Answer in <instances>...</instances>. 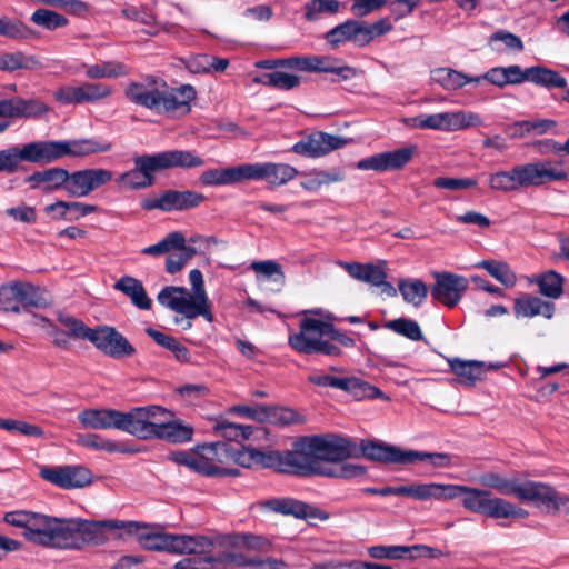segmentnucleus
I'll use <instances>...</instances> for the list:
<instances>
[{
    "label": "nucleus",
    "instance_id": "a211bd4d",
    "mask_svg": "<svg viewBox=\"0 0 569 569\" xmlns=\"http://www.w3.org/2000/svg\"><path fill=\"white\" fill-rule=\"evenodd\" d=\"M112 88L104 83L84 82L81 86H64L54 91V99L62 104H82L108 98Z\"/></svg>",
    "mask_w": 569,
    "mask_h": 569
},
{
    "label": "nucleus",
    "instance_id": "2f4dec72",
    "mask_svg": "<svg viewBox=\"0 0 569 569\" xmlns=\"http://www.w3.org/2000/svg\"><path fill=\"white\" fill-rule=\"evenodd\" d=\"M264 506L274 511L286 516H293L299 519H327V515H321L317 508H313L302 501L291 498L270 499L264 502Z\"/></svg>",
    "mask_w": 569,
    "mask_h": 569
},
{
    "label": "nucleus",
    "instance_id": "6ab92c4d",
    "mask_svg": "<svg viewBox=\"0 0 569 569\" xmlns=\"http://www.w3.org/2000/svg\"><path fill=\"white\" fill-rule=\"evenodd\" d=\"M134 168L117 178L119 187L127 189H146L154 183V173L159 172L153 154H142L133 159Z\"/></svg>",
    "mask_w": 569,
    "mask_h": 569
},
{
    "label": "nucleus",
    "instance_id": "423d86ee",
    "mask_svg": "<svg viewBox=\"0 0 569 569\" xmlns=\"http://www.w3.org/2000/svg\"><path fill=\"white\" fill-rule=\"evenodd\" d=\"M28 162L52 163L64 157H86L111 150L112 144L97 139L34 141L26 143Z\"/></svg>",
    "mask_w": 569,
    "mask_h": 569
},
{
    "label": "nucleus",
    "instance_id": "a18cd8bd",
    "mask_svg": "<svg viewBox=\"0 0 569 569\" xmlns=\"http://www.w3.org/2000/svg\"><path fill=\"white\" fill-rule=\"evenodd\" d=\"M77 442L83 447L92 448L96 450H102V451H107V452H122V453L137 452V450L129 448L121 442L106 439L96 433L79 435L77 437Z\"/></svg>",
    "mask_w": 569,
    "mask_h": 569
},
{
    "label": "nucleus",
    "instance_id": "0e129e2a",
    "mask_svg": "<svg viewBox=\"0 0 569 569\" xmlns=\"http://www.w3.org/2000/svg\"><path fill=\"white\" fill-rule=\"evenodd\" d=\"M385 327L413 341L423 339L418 322L411 319L398 318L390 320L386 322Z\"/></svg>",
    "mask_w": 569,
    "mask_h": 569
},
{
    "label": "nucleus",
    "instance_id": "4468645a",
    "mask_svg": "<svg viewBox=\"0 0 569 569\" xmlns=\"http://www.w3.org/2000/svg\"><path fill=\"white\" fill-rule=\"evenodd\" d=\"M206 201V197L193 190H166L158 196L146 198L141 201V208L148 211L161 210L186 211L199 207Z\"/></svg>",
    "mask_w": 569,
    "mask_h": 569
},
{
    "label": "nucleus",
    "instance_id": "e433bc0d",
    "mask_svg": "<svg viewBox=\"0 0 569 569\" xmlns=\"http://www.w3.org/2000/svg\"><path fill=\"white\" fill-rule=\"evenodd\" d=\"M555 305L549 301H543L538 297L523 295L515 300V316L517 318H532L536 316H543L550 319L553 316Z\"/></svg>",
    "mask_w": 569,
    "mask_h": 569
},
{
    "label": "nucleus",
    "instance_id": "ddd939ff",
    "mask_svg": "<svg viewBox=\"0 0 569 569\" xmlns=\"http://www.w3.org/2000/svg\"><path fill=\"white\" fill-rule=\"evenodd\" d=\"M140 407L128 412L116 409H86L78 415L79 421L92 429H118L136 437Z\"/></svg>",
    "mask_w": 569,
    "mask_h": 569
},
{
    "label": "nucleus",
    "instance_id": "8fccbe9b",
    "mask_svg": "<svg viewBox=\"0 0 569 569\" xmlns=\"http://www.w3.org/2000/svg\"><path fill=\"white\" fill-rule=\"evenodd\" d=\"M478 268L485 269L492 278L506 287H513L517 281L515 272L508 263L498 260H482L477 263Z\"/></svg>",
    "mask_w": 569,
    "mask_h": 569
},
{
    "label": "nucleus",
    "instance_id": "338daca9",
    "mask_svg": "<svg viewBox=\"0 0 569 569\" xmlns=\"http://www.w3.org/2000/svg\"><path fill=\"white\" fill-rule=\"evenodd\" d=\"M34 24L41 26L48 30H54L64 27L68 20L62 14L48 9H38L31 16Z\"/></svg>",
    "mask_w": 569,
    "mask_h": 569
},
{
    "label": "nucleus",
    "instance_id": "f8f14e48",
    "mask_svg": "<svg viewBox=\"0 0 569 569\" xmlns=\"http://www.w3.org/2000/svg\"><path fill=\"white\" fill-rule=\"evenodd\" d=\"M57 518L27 510H14L3 515V521L10 526L22 528L23 537L36 545L52 547Z\"/></svg>",
    "mask_w": 569,
    "mask_h": 569
},
{
    "label": "nucleus",
    "instance_id": "1a4fd4ad",
    "mask_svg": "<svg viewBox=\"0 0 569 569\" xmlns=\"http://www.w3.org/2000/svg\"><path fill=\"white\" fill-rule=\"evenodd\" d=\"M462 506L471 512L483 513L495 519H525L529 516L526 509L517 507L503 498L492 497L488 490L468 486L462 496Z\"/></svg>",
    "mask_w": 569,
    "mask_h": 569
},
{
    "label": "nucleus",
    "instance_id": "ea45409f",
    "mask_svg": "<svg viewBox=\"0 0 569 569\" xmlns=\"http://www.w3.org/2000/svg\"><path fill=\"white\" fill-rule=\"evenodd\" d=\"M16 284L21 309L46 308L50 306L51 298L46 289L33 286L30 282L16 281Z\"/></svg>",
    "mask_w": 569,
    "mask_h": 569
},
{
    "label": "nucleus",
    "instance_id": "b1692460",
    "mask_svg": "<svg viewBox=\"0 0 569 569\" xmlns=\"http://www.w3.org/2000/svg\"><path fill=\"white\" fill-rule=\"evenodd\" d=\"M298 170L288 163H247L249 180H264L272 187H280L298 176Z\"/></svg>",
    "mask_w": 569,
    "mask_h": 569
},
{
    "label": "nucleus",
    "instance_id": "58836bf2",
    "mask_svg": "<svg viewBox=\"0 0 569 569\" xmlns=\"http://www.w3.org/2000/svg\"><path fill=\"white\" fill-rule=\"evenodd\" d=\"M482 78L491 84L502 89L508 84H521L525 82V70L518 64L508 67H493L482 73Z\"/></svg>",
    "mask_w": 569,
    "mask_h": 569
},
{
    "label": "nucleus",
    "instance_id": "39448f33",
    "mask_svg": "<svg viewBox=\"0 0 569 569\" xmlns=\"http://www.w3.org/2000/svg\"><path fill=\"white\" fill-rule=\"evenodd\" d=\"M172 413L160 406L140 407L136 437L142 440L163 439L169 442L191 440L193 428L180 420H168Z\"/></svg>",
    "mask_w": 569,
    "mask_h": 569
},
{
    "label": "nucleus",
    "instance_id": "4be33fe9",
    "mask_svg": "<svg viewBox=\"0 0 569 569\" xmlns=\"http://www.w3.org/2000/svg\"><path fill=\"white\" fill-rule=\"evenodd\" d=\"M40 476L62 489L83 488L92 481L91 471L82 466L43 468L40 470Z\"/></svg>",
    "mask_w": 569,
    "mask_h": 569
},
{
    "label": "nucleus",
    "instance_id": "dca6fc26",
    "mask_svg": "<svg viewBox=\"0 0 569 569\" xmlns=\"http://www.w3.org/2000/svg\"><path fill=\"white\" fill-rule=\"evenodd\" d=\"M415 128L456 131L479 124L480 118L475 113L440 112L433 114H419L408 120Z\"/></svg>",
    "mask_w": 569,
    "mask_h": 569
},
{
    "label": "nucleus",
    "instance_id": "49530a36",
    "mask_svg": "<svg viewBox=\"0 0 569 569\" xmlns=\"http://www.w3.org/2000/svg\"><path fill=\"white\" fill-rule=\"evenodd\" d=\"M251 269L256 272L259 282H274L278 287L276 291H280L284 286L286 277L278 262L273 260L254 261L251 263Z\"/></svg>",
    "mask_w": 569,
    "mask_h": 569
},
{
    "label": "nucleus",
    "instance_id": "f704fd0d",
    "mask_svg": "<svg viewBox=\"0 0 569 569\" xmlns=\"http://www.w3.org/2000/svg\"><path fill=\"white\" fill-rule=\"evenodd\" d=\"M199 180L204 186H229L248 181L247 163L224 169H209L203 171Z\"/></svg>",
    "mask_w": 569,
    "mask_h": 569
},
{
    "label": "nucleus",
    "instance_id": "aec40b11",
    "mask_svg": "<svg viewBox=\"0 0 569 569\" xmlns=\"http://www.w3.org/2000/svg\"><path fill=\"white\" fill-rule=\"evenodd\" d=\"M415 146H407L392 151H385L361 159L357 163L359 170H372L377 172L396 171L410 162L415 152Z\"/></svg>",
    "mask_w": 569,
    "mask_h": 569
},
{
    "label": "nucleus",
    "instance_id": "4c0bfd02",
    "mask_svg": "<svg viewBox=\"0 0 569 569\" xmlns=\"http://www.w3.org/2000/svg\"><path fill=\"white\" fill-rule=\"evenodd\" d=\"M229 546V568L231 567H254L257 569H286L287 563L277 558H248L237 550L239 538Z\"/></svg>",
    "mask_w": 569,
    "mask_h": 569
},
{
    "label": "nucleus",
    "instance_id": "37998d69",
    "mask_svg": "<svg viewBox=\"0 0 569 569\" xmlns=\"http://www.w3.org/2000/svg\"><path fill=\"white\" fill-rule=\"evenodd\" d=\"M217 431L229 441L248 440L250 438L259 439L267 435L262 428H253L251 426L238 425L223 421L217 425Z\"/></svg>",
    "mask_w": 569,
    "mask_h": 569
},
{
    "label": "nucleus",
    "instance_id": "864d4df0",
    "mask_svg": "<svg viewBox=\"0 0 569 569\" xmlns=\"http://www.w3.org/2000/svg\"><path fill=\"white\" fill-rule=\"evenodd\" d=\"M399 291L406 302L419 307L428 295V288L421 280H400Z\"/></svg>",
    "mask_w": 569,
    "mask_h": 569
},
{
    "label": "nucleus",
    "instance_id": "72a5a7b5",
    "mask_svg": "<svg viewBox=\"0 0 569 569\" xmlns=\"http://www.w3.org/2000/svg\"><path fill=\"white\" fill-rule=\"evenodd\" d=\"M68 170L63 168H49L42 171H34L26 178V182L32 189H41L43 192H53L67 189Z\"/></svg>",
    "mask_w": 569,
    "mask_h": 569
},
{
    "label": "nucleus",
    "instance_id": "c9c22d12",
    "mask_svg": "<svg viewBox=\"0 0 569 569\" xmlns=\"http://www.w3.org/2000/svg\"><path fill=\"white\" fill-rule=\"evenodd\" d=\"M450 370L457 376V381L466 387H472L481 380L485 373V362L476 360L448 359Z\"/></svg>",
    "mask_w": 569,
    "mask_h": 569
},
{
    "label": "nucleus",
    "instance_id": "79ce46f5",
    "mask_svg": "<svg viewBox=\"0 0 569 569\" xmlns=\"http://www.w3.org/2000/svg\"><path fill=\"white\" fill-rule=\"evenodd\" d=\"M113 288L128 296L131 302L139 309H150L151 300L148 298L142 283L136 278L124 276L113 284Z\"/></svg>",
    "mask_w": 569,
    "mask_h": 569
},
{
    "label": "nucleus",
    "instance_id": "de8ad7c7",
    "mask_svg": "<svg viewBox=\"0 0 569 569\" xmlns=\"http://www.w3.org/2000/svg\"><path fill=\"white\" fill-rule=\"evenodd\" d=\"M130 73L128 66L120 61H103L86 67V77L89 79L119 78Z\"/></svg>",
    "mask_w": 569,
    "mask_h": 569
},
{
    "label": "nucleus",
    "instance_id": "473e14b6",
    "mask_svg": "<svg viewBox=\"0 0 569 569\" xmlns=\"http://www.w3.org/2000/svg\"><path fill=\"white\" fill-rule=\"evenodd\" d=\"M360 449L362 455L372 461L406 465L407 450L399 447L371 440H361Z\"/></svg>",
    "mask_w": 569,
    "mask_h": 569
},
{
    "label": "nucleus",
    "instance_id": "a878e982",
    "mask_svg": "<svg viewBox=\"0 0 569 569\" xmlns=\"http://www.w3.org/2000/svg\"><path fill=\"white\" fill-rule=\"evenodd\" d=\"M318 458L328 465H348L346 459L351 457L353 445L339 437L315 436Z\"/></svg>",
    "mask_w": 569,
    "mask_h": 569
},
{
    "label": "nucleus",
    "instance_id": "c85d7f7f",
    "mask_svg": "<svg viewBox=\"0 0 569 569\" xmlns=\"http://www.w3.org/2000/svg\"><path fill=\"white\" fill-rule=\"evenodd\" d=\"M323 39L330 49L336 50L346 42H351L356 47H366V41L360 20L349 19L337 24L323 34Z\"/></svg>",
    "mask_w": 569,
    "mask_h": 569
},
{
    "label": "nucleus",
    "instance_id": "7ed1b4c3",
    "mask_svg": "<svg viewBox=\"0 0 569 569\" xmlns=\"http://www.w3.org/2000/svg\"><path fill=\"white\" fill-rule=\"evenodd\" d=\"M191 291L184 287H166L158 295V301L186 319L176 317L174 322L181 323L182 329L188 330L192 327L191 320L202 316L207 321H213L211 312V302L207 296L202 272L193 269L189 273Z\"/></svg>",
    "mask_w": 569,
    "mask_h": 569
},
{
    "label": "nucleus",
    "instance_id": "bb28decb",
    "mask_svg": "<svg viewBox=\"0 0 569 569\" xmlns=\"http://www.w3.org/2000/svg\"><path fill=\"white\" fill-rule=\"evenodd\" d=\"M166 88L160 92L158 113H173L180 111L187 113L190 111V102L196 98V90L190 84H183L179 88H167L166 82L161 81Z\"/></svg>",
    "mask_w": 569,
    "mask_h": 569
},
{
    "label": "nucleus",
    "instance_id": "603ef678",
    "mask_svg": "<svg viewBox=\"0 0 569 569\" xmlns=\"http://www.w3.org/2000/svg\"><path fill=\"white\" fill-rule=\"evenodd\" d=\"M58 322L64 328L70 338L77 340H90L93 328L88 327L81 319L67 313H58Z\"/></svg>",
    "mask_w": 569,
    "mask_h": 569
},
{
    "label": "nucleus",
    "instance_id": "774afa93",
    "mask_svg": "<svg viewBox=\"0 0 569 569\" xmlns=\"http://www.w3.org/2000/svg\"><path fill=\"white\" fill-rule=\"evenodd\" d=\"M183 242L184 236L181 232H170L158 243L143 248L142 253L149 256L169 254L172 248L182 246Z\"/></svg>",
    "mask_w": 569,
    "mask_h": 569
},
{
    "label": "nucleus",
    "instance_id": "6e6552de",
    "mask_svg": "<svg viewBox=\"0 0 569 569\" xmlns=\"http://www.w3.org/2000/svg\"><path fill=\"white\" fill-rule=\"evenodd\" d=\"M191 538H202L208 546L194 548V551H182L191 557L183 558L176 562L174 569H228L229 568V546L233 545L236 539L229 537H214L209 539L204 536H191Z\"/></svg>",
    "mask_w": 569,
    "mask_h": 569
},
{
    "label": "nucleus",
    "instance_id": "f03ea898",
    "mask_svg": "<svg viewBox=\"0 0 569 569\" xmlns=\"http://www.w3.org/2000/svg\"><path fill=\"white\" fill-rule=\"evenodd\" d=\"M320 309L305 310L299 323V331L289 336L288 342L298 352L312 355L321 353L337 357L341 350L336 345L325 340L329 337L345 347H353L355 340L337 330L332 323L315 318L311 315H320Z\"/></svg>",
    "mask_w": 569,
    "mask_h": 569
},
{
    "label": "nucleus",
    "instance_id": "393cba45",
    "mask_svg": "<svg viewBox=\"0 0 569 569\" xmlns=\"http://www.w3.org/2000/svg\"><path fill=\"white\" fill-rule=\"evenodd\" d=\"M480 483L495 489L503 496H515L521 501H529L535 481H519L517 478H507L499 472H486L480 477Z\"/></svg>",
    "mask_w": 569,
    "mask_h": 569
},
{
    "label": "nucleus",
    "instance_id": "5701e85b",
    "mask_svg": "<svg viewBox=\"0 0 569 569\" xmlns=\"http://www.w3.org/2000/svg\"><path fill=\"white\" fill-rule=\"evenodd\" d=\"M436 283L431 288V296L447 307H455L468 289L469 282L463 276L451 272L435 273Z\"/></svg>",
    "mask_w": 569,
    "mask_h": 569
},
{
    "label": "nucleus",
    "instance_id": "6e6d98bb",
    "mask_svg": "<svg viewBox=\"0 0 569 569\" xmlns=\"http://www.w3.org/2000/svg\"><path fill=\"white\" fill-rule=\"evenodd\" d=\"M431 79L447 91H455L462 88L465 73L451 68H437L431 71Z\"/></svg>",
    "mask_w": 569,
    "mask_h": 569
},
{
    "label": "nucleus",
    "instance_id": "e2e57ef3",
    "mask_svg": "<svg viewBox=\"0 0 569 569\" xmlns=\"http://www.w3.org/2000/svg\"><path fill=\"white\" fill-rule=\"evenodd\" d=\"M190 470L209 477L216 476L218 473H231V471L220 469V467H217L212 462V457L208 452V446L203 447L200 452H194L193 462Z\"/></svg>",
    "mask_w": 569,
    "mask_h": 569
},
{
    "label": "nucleus",
    "instance_id": "412c9836",
    "mask_svg": "<svg viewBox=\"0 0 569 569\" xmlns=\"http://www.w3.org/2000/svg\"><path fill=\"white\" fill-rule=\"evenodd\" d=\"M347 140L337 134L318 131L296 142L291 151L303 157H322L331 151L345 147Z\"/></svg>",
    "mask_w": 569,
    "mask_h": 569
},
{
    "label": "nucleus",
    "instance_id": "680f3d73",
    "mask_svg": "<svg viewBox=\"0 0 569 569\" xmlns=\"http://www.w3.org/2000/svg\"><path fill=\"white\" fill-rule=\"evenodd\" d=\"M21 161H28L26 146L0 150V172H17Z\"/></svg>",
    "mask_w": 569,
    "mask_h": 569
},
{
    "label": "nucleus",
    "instance_id": "4d7b16f0",
    "mask_svg": "<svg viewBox=\"0 0 569 569\" xmlns=\"http://www.w3.org/2000/svg\"><path fill=\"white\" fill-rule=\"evenodd\" d=\"M305 18L308 21H317L325 16L336 14L340 9L338 0H310L305 7Z\"/></svg>",
    "mask_w": 569,
    "mask_h": 569
},
{
    "label": "nucleus",
    "instance_id": "c03bdc74",
    "mask_svg": "<svg viewBox=\"0 0 569 569\" xmlns=\"http://www.w3.org/2000/svg\"><path fill=\"white\" fill-rule=\"evenodd\" d=\"M319 73H331L335 77L331 79L332 83L351 80L359 76V70L352 66L342 63L336 57L323 56L320 64Z\"/></svg>",
    "mask_w": 569,
    "mask_h": 569
},
{
    "label": "nucleus",
    "instance_id": "09e8293b",
    "mask_svg": "<svg viewBox=\"0 0 569 569\" xmlns=\"http://www.w3.org/2000/svg\"><path fill=\"white\" fill-rule=\"evenodd\" d=\"M146 333L154 340V342L162 348L171 351L174 358L180 362H188L190 360V352L186 346H183L174 337L168 336L161 331H158L151 327L146 329Z\"/></svg>",
    "mask_w": 569,
    "mask_h": 569
},
{
    "label": "nucleus",
    "instance_id": "9d476101",
    "mask_svg": "<svg viewBox=\"0 0 569 569\" xmlns=\"http://www.w3.org/2000/svg\"><path fill=\"white\" fill-rule=\"evenodd\" d=\"M128 528L130 532H132V528H136L138 542L147 550L182 552L194 551L197 546L199 548L208 546L202 538H191L189 535L166 533L137 522H129Z\"/></svg>",
    "mask_w": 569,
    "mask_h": 569
},
{
    "label": "nucleus",
    "instance_id": "f257e3e1",
    "mask_svg": "<svg viewBox=\"0 0 569 569\" xmlns=\"http://www.w3.org/2000/svg\"><path fill=\"white\" fill-rule=\"evenodd\" d=\"M264 468L299 476L317 475L340 479H352L366 473V468L358 463L328 465L320 461L315 436L298 439L292 450L264 451Z\"/></svg>",
    "mask_w": 569,
    "mask_h": 569
},
{
    "label": "nucleus",
    "instance_id": "052dcab7",
    "mask_svg": "<svg viewBox=\"0 0 569 569\" xmlns=\"http://www.w3.org/2000/svg\"><path fill=\"white\" fill-rule=\"evenodd\" d=\"M417 461H429L435 468H448L452 465L451 456L449 453L407 450L406 465L415 463Z\"/></svg>",
    "mask_w": 569,
    "mask_h": 569
},
{
    "label": "nucleus",
    "instance_id": "a19ab883",
    "mask_svg": "<svg viewBox=\"0 0 569 569\" xmlns=\"http://www.w3.org/2000/svg\"><path fill=\"white\" fill-rule=\"evenodd\" d=\"M525 81H530L547 89H566L567 80L559 72L542 66L525 69Z\"/></svg>",
    "mask_w": 569,
    "mask_h": 569
},
{
    "label": "nucleus",
    "instance_id": "13d9d810",
    "mask_svg": "<svg viewBox=\"0 0 569 569\" xmlns=\"http://www.w3.org/2000/svg\"><path fill=\"white\" fill-rule=\"evenodd\" d=\"M196 248L187 246L186 241L182 246L172 248L166 260V270L169 273L180 271L184 264L196 256Z\"/></svg>",
    "mask_w": 569,
    "mask_h": 569
},
{
    "label": "nucleus",
    "instance_id": "3c124183",
    "mask_svg": "<svg viewBox=\"0 0 569 569\" xmlns=\"http://www.w3.org/2000/svg\"><path fill=\"white\" fill-rule=\"evenodd\" d=\"M342 390L350 393L358 400L366 398L376 399L383 397V393L379 388L371 386L370 383L356 377H346Z\"/></svg>",
    "mask_w": 569,
    "mask_h": 569
},
{
    "label": "nucleus",
    "instance_id": "20e7f679",
    "mask_svg": "<svg viewBox=\"0 0 569 569\" xmlns=\"http://www.w3.org/2000/svg\"><path fill=\"white\" fill-rule=\"evenodd\" d=\"M568 177L559 163L536 161L517 164L510 170L489 174L488 184L492 191L512 192L521 188L540 187L552 181H562Z\"/></svg>",
    "mask_w": 569,
    "mask_h": 569
},
{
    "label": "nucleus",
    "instance_id": "9b49d317",
    "mask_svg": "<svg viewBox=\"0 0 569 569\" xmlns=\"http://www.w3.org/2000/svg\"><path fill=\"white\" fill-rule=\"evenodd\" d=\"M208 452L211 455L212 462L217 467L231 471V473H218L217 476H239V470L233 468L234 465L243 468H264V451L251 447L218 442L209 445Z\"/></svg>",
    "mask_w": 569,
    "mask_h": 569
},
{
    "label": "nucleus",
    "instance_id": "0eeeda50",
    "mask_svg": "<svg viewBox=\"0 0 569 569\" xmlns=\"http://www.w3.org/2000/svg\"><path fill=\"white\" fill-rule=\"evenodd\" d=\"M113 521H86L74 525L71 521L56 520L52 548L80 549L83 545H101L107 541L106 529L121 528Z\"/></svg>",
    "mask_w": 569,
    "mask_h": 569
},
{
    "label": "nucleus",
    "instance_id": "c756f323",
    "mask_svg": "<svg viewBox=\"0 0 569 569\" xmlns=\"http://www.w3.org/2000/svg\"><path fill=\"white\" fill-rule=\"evenodd\" d=\"M529 502L539 503L552 513L569 515V497L559 493L548 483L535 481Z\"/></svg>",
    "mask_w": 569,
    "mask_h": 569
},
{
    "label": "nucleus",
    "instance_id": "5fc2aeb1",
    "mask_svg": "<svg viewBox=\"0 0 569 569\" xmlns=\"http://www.w3.org/2000/svg\"><path fill=\"white\" fill-rule=\"evenodd\" d=\"M121 14L129 20L149 27L150 29L146 30V33L150 36H156L158 33L156 28L157 17L148 7L141 6L138 8L128 6L121 10Z\"/></svg>",
    "mask_w": 569,
    "mask_h": 569
},
{
    "label": "nucleus",
    "instance_id": "bf43d9fd",
    "mask_svg": "<svg viewBox=\"0 0 569 569\" xmlns=\"http://www.w3.org/2000/svg\"><path fill=\"white\" fill-rule=\"evenodd\" d=\"M302 421L300 415L290 408L267 406L264 422L284 427Z\"/></svg>",
    "mask_w": 569,
    "mask_h": 569
},
{
    "label": "nucleus",
    "instance_id": "7c9ffc66",
    "mask_svg": "<svg viewBox=\"0 0 569 569\" xmlns=\"http://www.w3.org/2000/svg\"><path fill=\"white\" fill-rule=\"evenodd\" d=\"M153 156L159 171L173 168L193 169L204 164V160L190 150H167Z\"/></svg>",
    "mask_w": 569,
    "mask_h": 569
},
{
    "label": "nucleus",
    "instance_id": "69168bd1",
    "mask_svg": "<svg viewBox=\"0 0 569 569\" xmlns=\"http://www.w3.org/2000/svg\"><path fill=\"white\" fill-rule=\"evenodd\" d=\"M323 56H293L284 59V62H280L283 68L297 69L305 72H318L320 71V64Z\"/></svg>",
    "mask_w": 569,
    "mask_h": 569
},
{
    "label": "nucleus",
    "instance_id": "cd10ccee",
    "mask_svg": "<svg viewBox=\"0 0 569 569\" xmlns=\"http://www.w3.org/2000/svg\"><path fill=\"white\" fill-rule=\"evenodd\" d=\"M158 83L159 79L152 76L147 77L144 82H130L124 96L132 103L157 112L161 92Z\"/></svg>",
    "mask_w": 569,
    "mask_h": 569
},
{
    "label": "nucleus",
    "instance_id": "f3484780",
    "mask_svg": "<svg viewBox=\"0 0 569 569\" xmlns=\"http://www.w3.org/2000/svg\"><path fill=\"white\" fill-rule=\"evenodd\" d=\"M112 178L113 173L102 168L78 170L72 173L68 172L66 192L70 197H87L96 189L110 182Z\"/></svg>",
    "mask_w": 569,
    "mask_h": 569
},
{
    "label": "nucleus",
    "instance_id": "2eb2a0df",
    "mask_svg": "<svg viewBox=\"0 0 569 569\" xmlns=\"http://www.w3.org/2000/svg\"><path fill=\"white\" fill-rule=\"evenodd\" d=\"M89 341L99 351L112 359L131 358L137 352L130 341L111 326H98L93 328Z\"/></svg>",
    "mask_w": 569,
    "mask_h": 569
}]
</instances>
